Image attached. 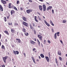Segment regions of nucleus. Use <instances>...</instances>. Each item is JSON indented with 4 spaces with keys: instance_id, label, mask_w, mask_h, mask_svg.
Masks as SVG:
<instances>
[{
    "instance_id": "37",
    "label": "nucleus",
    "mask_w": 67,
    "mask_h": 67,
    "mask_svg": "<svg viewBox=\"0 0 67 67\" xmlns=\"http://www.w3.org/2000/svg\"><path fill=\"white\" fill-rule=\"evenodd\" d=\"M45 43H46V40H44V43H43V44H45Z\"/></svg>"
},
{
    "instance_id": "8",
    "label": "nucleus",
    "mask_w": 67,
    "mask_h": 67,
    "mask_svg": "<svg viewBox=\"0 0 67 67\" xmlns=\"http://www.w3.org/2000/svg\"><path fill=\"white\" fill-rule=\"evenodd\" d=\"M22 18L23 20H24L25 22H27V20L25 17L23 16L22 17Z\"/></svg>"
},
{
    "instance_id": "59",
    "label": "nucleus",
    "mask_w": 67,
    "mask_h": 67,
    "mask_svg": "<svg viewBox=\"0 0 67 67\" xmlns=\"http://www.w3.org/2000/svg\"><path fill=\"white\" fill-rule=\"evenodd\" d=\"M27 4H30V3H29V2H28L27 3Z\"/></svg>"
},
{
    "instance_id": "19",
    "label": "nucleus",
    "mask_w": 67,
    "mask_h": 67,
    "mask_svg": "<svg viewBox=\"0 0 67 67\" xmlns=\"http://www.w3.org/2000/svg\"><path fill=\"white\" fill-rule=\"evenodd\" d=\"M30 42L31 44H33L35 43V42H34V41L32 40H31Z\"/></svg>"
},
{
    "instance_id": "7",
    "label": "nucleus",
    "mask_w": 67,
    "mask_h": 67,
    "mask_svg": "<svg viewBox=\"0 0 67 67\" xmlns=\"http://www.w3.org/2000/svg\"><path fill=\"white\" fill-rule=\"evenodd\" d=\"M38 38H39L40 39V40H41V41H42V36H41L40 35H38Z\"/></svg>"
},
{
    "instance_id": "50",
    "label": "nucleus",
    "mask_w": 67,
    "mask_h": 67,
    "mask_svg": "<svg viewBox=\"0 0 67 67\" xmlns=\"http://www.w3.org/2000/svg\"><path fill=\"white\" fill-rule=\"evenodd\" d=\"M2 67H5V65H3L2 66Z\"/></svg>"
},
{
    "instance_id": "26",
    "label": "nucleus",
    "mask_w": 67,
    "mask_h": 67,
    "mask_svg": "<svg viewBox=\"0 0 67 67\" xmlns=\"http://www.w3.org/2000/svg\"><path fill=\"white\" fill-rule=\"evenodd\" d=\"M14 30L12 29H11V32H12V33H14Z\"/></svg>"
},
{
    "instance_id": "12",
    "label": "nucleus",
    "mask_w": 67,
    "mask_h": 67,
    "mask_svg": "<svg viewBox=\"0 0 67 67\" xmlns=\"http://www.w3.org/2000/svg\"><path fill=\"white\" fill-rule=\"evenodd\" d=\"M11 14L12 15L13 14H14L15 13V11L13 10H12L11 11Z\"/></svg>"
},
{
    "instance_id": "41",
    "label": "nucleus",
    "mask_w": 67,
    "mask_h": 67,
    "mask_svg": "<svg viewBox=\"0 0 67 67\" xmlns=\"http://www.w3.org/2000/svg\"><path fill=\"white\" fill-rule=\"evenodd\" d=\"M18 25V24H17V23H15V24H14V25L15 26H16V25Z\"/></svg>"
},
{
    "instance_id": "34",
    "label": "nucleus",
    "mask_w": 67,
    "mask_h": 67,
    "mask_svg": "<svg viewBox=\"0 0 67 67\" xmlns=\"http://www.w3.org/2000/svg\"><path fill=\"white\" fill-rule=\"evenodd\" d=\"M48 55H49V58H50V56H51V53H50V52L48 53Z\"/></svg>"
},
{
    "instance_id": "56",
    "label": "nucleus",
    "mask_w": 67,
    "mask_h": 67,
    "mask_svg": "<svg viewBox=\"0 0 67 67\" xmlns=\"http://www.w3.org/2000/svg\"><path fill=\"white\" fill-rule=\"evenodd\" d=\"M39 20H40V21H41V19L40 18H39Z\"/></svg>"
},
{
    "instance_id": "42",
    "label": "nucleus",
    "mask_w": 67,
    "mask_h": 67,
    "mask_svg": "<svg viewBox=\"0 0 67 67\" xmlns=\"http://www.w3.org/2000/svg\"><path fill=\"white\" fill-rule=\"evenodd\" d=\"M32 60H34L35 59H34V57H32Z\"/></svg>"
},
{
    "instance_id": "33",
    "label": "nucleus",
    "mask_w": 67,
    "mask_h": 67,
    "mask_svg": "<svg viewBox=\"0 0 67 67\" xmlns=\"http://www.w3.org/2000/svg\"><path fill=\"white\" fill-rule=\"evenodd\" d=\"M59 59L60 60H62V58L61 57H59Z\"/></svg>"
},
{
    "instance_id": "15",
    "label": "nucleus",
    "mask_w": 67,
    "mask_h": 67,
    "mask_svg": "<svg viewBox=\"0 0 67 67\" xmlns=\"http://www.w3.org/2000/svg\"><path fill=\"white\" fill-rule=\"evenodd\" d=\"M0 10L1 11H3L2 7V6L1 5H0Z\"/></svg>"
},
{
    "instance_id": "9",
    "label": "nucleus",
    "mask_w": 67,
    "mask_h": 67,
    "mask_svg": "<svg viewBox=\"0 0 67 67\" xmlns=\"http://www.w3.org/2000/svg\"><path fill=\"white\" fill-rule=\"evenodd\" d=\"M52 8V7L51 6H49L48 8L47 9V11L49 10H51Z\"/></svg>"
},
{
    "instance_id": "47",
    "label": "nucleus",
    "mask_w": 67,
    "mask_h": 67,
    "mask_svg": "<svg viewBox=\"0 0 67 67\" xmlns=\"http://www.w3.org/2000/svg\"><path fill=\"white\" fill-rule=\"evenodd\" d=\"M29 2H32V1L31 0H29Z\"/></svg>"
},
{
    "instance_id": "22",
    "label": "nucleus",
    "mask_w": 67,
    "mask_h": 67,
    "mask_svg": "<svg viewBox=\"0 0 67 67\" xmlns=\"http://www.w3.org/2000/svg\"><path fill=\"white\" fill-rule=\"evenodd\" d=\"M40 55L42 58H44V55L42 54H41Z\"/></svg>"
},
{
    "instance_id": "20",
    "label": "nucleus",
    "mask_w": 67,
    "mask_h": 67,
    "mask_svg": "<svg viewBox=\"0 0 67 67\" xmlns=\"http://www.w3.org/2000/svg\"><path fill=\"white\" fill-rule=\"evenodd\" d=\"M37 42H38V45L39 46H40V41L38 39H37Z\"/></svg>"
},
{
    "instance_id": "32",
    "label": "nucleus",
    "mask_w": 67,
    "mask_h": 67,
    "mask_svg": "<svg viewBox=\"0 0 67 67\" xmlns=\"http://www.w3.org/2000/svg\"><path fill=\"white\" fill-rule=\"evenodd\" d=\"M24 34L26 36H28V35H29V34L27 32L26 33H25Z\"/></svg>"
},
{
    "instance_id": "25",
    "label": "nucleus",
    "mask_w": 67,
    "mask_h": 67,
    "mask_svg": "<svg viewBox=\"0 0 67 67\" xmlns=\"http://www.w3.org/2000/svg\"><path fill=\"white\" fill-rule=\"evenodd\" d=\"M2 48V49H4L5 50V47H4V46L3 45H2L1 47Z\"/></svg>"
},
{
    "instance_id": "17",
    "label": "nucleus",
    "mask_w": 67,
    "mask_h": 67,
    "mask_svg": "<svg viewBox=\"0 0 67 67\" xmlns=\"http://www.w3.org/2000/svg\"><path fill=\"white\" fill-rule=\"evenodd\" d=\"M50 23L52 26H54V24H53V22H52V20H50Z\"/></svg>"
},
{
    "instance_id": "60",
    "label": "nucleus",
    "mask_w": 67,
    "mask_h": 67,
    "mask_svg": "<svg viewBox=\"0 0 67 67\" xmlns=\"http://www.w3.org/2000/svg\"><path fill=\"white\" fill-rule=\"evenodd\" d=\"M7 19H9V16H7Z\"/></svg>"
},
{
    "instance_id": "6",
    "label": "nucleus",
    "mask_w": 67,
    "mask_h": 67,
    "mask_svg": "<svg viewBox=\"0 0 67 67\" xmlns=\"http://www.w3.org/2000/svg\"><path fill=\"white\" fill-rule=\"evenodd\" d=\"M1 2L3 3V4H6V3H7V2H6V1L3 0H1Z\"/></svg>"
},
{
    "instance_id": "18",
    "label": "nucleus",
    "mask_w": 67,
    "mask_h": 67,
    "mask_svg": "<svg viewBox=\"0 0 67 67\" xmlns=\"http://www.w3.org/2000/svg\"><path fill=\"white\" fill-rule=\"evenodd\" d=\"M4 33H5V34H7V35H9V34L8 33V31H4Z\"/></svg>"
},
{
    "instance_id": "3",
    "label": "nucleus",
    "mask_w": 67,
    "mask_h": 67,
    "mask_svg": "<svg viewBox=\"0 0 67 67\" xmlns=\"http://www.w3.org/2000/svg\"><path fill=\"white\" fill-rule=\"evenodd\" d=\"M8 56H5V57H3V61L5 63H6V59L8 58Z\"/></svg>"
},
{
    "instance_id": "57",
    "label": "nucleus",
    "mask_w": 67,
    "mask_h": 67,
    "mask_svg": "<svg viewBox=\"0 0 67 67\" xmlns=\"http://www.w3.org/2000/svg\"><path fill=\"white\" fill-rule=\"evenodd\" d=\"M38 57H39V59H41V57H40V56H38Z\"/></svg>"
},
{
    "instance_id": "53",
    "label": "nucleus",
    "mask_w": 67,
    "mask_h": 67,
    "mask_svg": "<svg viewBox=\"0 0 67 67\" xmlns=\"http://www.w3.org/2000/svg\"><path fill=\"white\" fill-rule=\"evenodd\" d=\"M60 42L61 43H62H62H63V41H61V40H60Z\"/></svg>"
},
{
    "instance_id": "40",
    "label": "nucleus",
    "mask_w": 67,
    "mask_h": 67,
    "mask_svg": "<svg viewBox=\"0 0 67 67\" xmlns=\"http://www.w3.org/2000/svg\"><path fill=\"white\" fill-rule=\"evenodd\" d=\"M34 34H36V31L35 30H34Z\"/></svg>"
},
{
    "instance_id": "63",
    "label": "nucleus",
    "mask_w": 67,
    "mask_h": 67,
    "mask_svg": "<svg viewBox=\"0 0 67 67\" xmlns=\"http://www.w3.org/2000/svg\"><path fill=\"white\" fill-rule=\"evenodd\" d=\"M1 45V43L0 42V46Z\"/></svg>"
},
{
    "instance_id": "55",
    "label": "nucleus",
    "mask_w": 67,
    "mask_h": 67,
    "mask_svg": "<svg viewBox=\"0 0 67 67\" xmlns=\"http://www.w3.org/2000/svg\"><path fill=\"white\" fill-rule=\"evenodd\" d=\"M40 1H41L42 2H43V1H44V0H41Z\"/></svg>"
},
{
    "instance_id": "24",
    "label": "nucleus",
    "mask_w": 67,
    "mask_h": 67,
    "mask_svg": "<svg viewBox=\"0 0 67 67\" xmlns=\"http://www.w3.org/2000/svg\"><path fill=\"white\" fill-rule=\"evenodd\" d=\"M16 40H17V41H18L19 43L21 42V40H20V39H19L16 38Z\"/></svg>"
},
{
    "instance_id": "58",
    "label": "nucleus",
    "mask_w": 67,
    "mask_h": 67,
    "mask_svg": "<svg viewBox=\"0 0 67 67\" xmlns=\"http://www.w3.org/2000/svg\"><path fill=\"white\" fill-rule=\"evenodd\" d=\"M35 41H36V39L35 38Z\"/></svg>"
},
{
    "instance_id": "49",
    "label": "nucleus",
    "mask_w": 67,
    "mask_h": 67,
    "mask_svg": "<svg viewBox=\"0 0 67 67\" xmlns=\"http://www.w3.org/2000/svg\"><path fill=\"white\" fill-rule=\"evenodd\" d=\"M24 54L25 56V57H26V56L25 55H26V54H25V53H24Z\"/></svg>"
},
{
    "instance_id": "39",
    "label": "nucleus",
    "mask_w": 67,
    "mask_h": 67,
    "mask_svg": "<svg viewBox=\"0 0 67 67\" xmlns=\"http://www.w3.org/2000/svg\"><path fill=\"white\" fill-rule=\"evenodd\" d=\"M20 10H23V8H22V7H20Z\"/></svg>"
},
{
    "instance_id": "23",
    "label": "nucleus",
    "mask_w": 67,
    "mask_h": 67,
    "mask_svg": "<svg viewBox=\"0 0 67 67\" xmlns=\"http://www.w3.org/2000/svg\"><path fill=\"white\" fill-rule=\"evenodd\" d=\"M55 62H56V63L57 64V66H58V61H57V59L56 58H55Z\"/></svg>"
},
{
    "instance_id": "1",
    "label": "nucleus",
    "mask_w": 67,
    "mask_h": 67,
    "mask_svg": "<svg viewBox=\"0 0 67 67\" xmlns=\"http://www.w3.org/2000/svg\"><path fill=\"white\" fill-rule=\"evenodd\" d=\"M39 8V9L41 11H42L43 10H43L44 11H45L46 10V5H45V4H43L42 5V6L41 5H39L38 6Z\"/></svg>"
},
{
    "instance_id": "28",
    "label": "nucleus",
    "mask_w": 67,
    "mask_h": 67,
    "mask_svg": "<svg viewBox=\"0 0 67 67\" xmlns=\"http://www.w3.org/2000/svg\"><path fill=\"white\" fill-rule=\"evenodd\" d=\"M13 7V8L15 10H16V11H18V9H17V8H16V7Z\"/></svg>"
},
{
    "instance_id": "46",
    "label": "nucleus",
    "mask_w": 67,
    "mask_h": 67,
    "mask_svg": "<svg viewBox=\"0 0 67 67\" xmlns=\"http://www.w3.org/2000/svg\"><path fill=\"white\" fill-rule=\"evenodd\" d=\"M52 14H54V10L53 9H52Z\"/></svg>"
},
{
    "instance_id": "64",
    "label": "nucleus",
    "mask_w": 67,
    "mask_h": 67,
    "mask_svg": "<svg viewBox=\"0 0 67 67\" xmlns=\"http://www.w3.org/2000/svg\"><path fill=\"white\" fill-rule=\"evenodd\" d=\"M46 4H49V3H47V2L46 3Z\"/></svg>"
},
{
    "instance_id": "13",
    "label": "nucleus",
    "mask_w": 67,
    "mask_h": 67,
    "mask_svg": "<svg viewBox=\"0 0 67 67\" xmlns=\"http://www.w3.org/2000/svg\"><path fill=\"white\" fill-rule=\"evenodd\" d=\"M23 32H24V33H25L26 32V30L25 28H24V27H23V29L22 30Z\"/></svg>"
},
{
    "instance_id": "51",
    "label": "nucleus",
    "mask_w": 67,
    "mask_h": 67,
    "mask_svg": "<svg viewBox=\"0 0 67 67\" xmlns=\"http://www.w3.org/2000/svg\"><path fill=\"white\" fill-rule=\"evenodd\" d=\"M33 51H35V48H34L33 49Z\"/></svg>"
},
{
    "instance_id": "21",
    "label": "nucleus",
    "mask_w": 67,
    "mask_h": 67,
    "mask_svg": "<svg viewBox=\"0 0 67 67\" xmlns=\"http://www.w3.org/2000/svg\"><path fill=\"white\" fill-rule=\"evenodd\" d=\"M30 29H32V30H33V29H34V28L32 26V25H30Z\"/></svg>"
},
{
    "instance_id": "31",
    "label": "nucleus",
    "mask_w": 67,
    "mask_h": 67,
    "mask_svg": "<svg viewBox=\"0 0 67 67\" xmlns=\"http://www.w3.org/2000/svg\"><path fill=\"white\" fill-rule=\"evenodd\" d=\"M4 20L5 22H6L7 21V18L5 17H4Z\"/></svg>"
},
{
    "instance_id": "5",
    "label": "nucleus",
    "mask_w": 67,
    "mask_h": 67,
    "mask_svg": "<svg viewBox=\"0 0 67 67\" xmlns=\"http://www.w3.org/2000/svg\"><path fill=\"white\" fill-rule=\"evenodd\" d=\"M32 11H33L32 9H28L26 11V12L27 13H30V12H32Z\"/></svg>"
},
{
    "instance_id": "38",
    "label": "nucleus",
    "mask_w": 67,
    "mask_h": 67,
    "mask_svg": "<svg viewBox=\"0 0 67 67\" xmlns=\"http://www.w3.org/2000/svg\"><path fill=\"white\" fill-rule=\"evenodd\" d=\"M32 25H33V26L34 27H35V24L34 23H33Z\"/></svg>"
},
{
    "instance_id": "2",
    "label": "nucleus",
    "mask_w": 67,
    "mask_h": 67,
    "mask_svg": "<svg viewBox=\"0 0 67 67\" xmlns=\"http://www.w3.org/2000/svg\"><path fill=\"white\" fill-rule=\"evenodd\" d=\"M22 23L26 27H28L29 26V24L28 23H27L24 21H23Z\"/></svg>"
},
{
    "instance_id": "14",
    "label": "nucleus",
    "mask_w": 67,
    "mask_h": 67,
    "mask_svg": "<svg viewBox=\"0 0 67 67\" xmlns=\"http://www.w3.org/2000/svg\"><path fill=\"white\" fill-rule=\"evenodd\" d=\"M45 58L46 59L47 62L48 63L49 62V58L48 57H45Z\"/></svg>"
},
{
    "instance_id": "11",
    "label": "nucleus",
    "mask_w": 67,
    "mask_h": 67,
    "mask_svg": "<svg viewBox=\"0 0 67 67\" xmlns=\"http://www.w3.org/2000/svg\"><path fill=\"white\" fill-rule=\"evenodd\" d=\"M58 54L60 56H61V55H62V53L61 52V51H58Z\"/></svg>"
},
{
    "instance_id": "52",
    "label": "nucleus",
    "mask_w": 67,
    "mask_h": 67,
    "mask_svg": "<svg viewBox=\"0 0 67 67\" xmlns=\"http://www.w3.org/2000/svg\"><path fill=\"white\" fill-rule=\"evenodd\" d=\"M21 35L22 36H23V33H21Z\"/></svg>"
},
{
    "instance_id": "44",
    "label": "nucleus",
    "mask_w": 67,
    "mask_h": 67,
    "mask_svg": "<svg viewBox=\"0 0 67 67\" xmlns=\"http://www.w3.org/2000/svg\"><path fill=\"white\" fill-rule=\"evenodd\" d=\"M19 1H17V4H19Z\"/></svg>"
},
{
    "instance_id": "30",
    "label": "nucleus",
    "mask_w": 67,
    "mask_h": 67,
    "mask_svg": "<svg viewBox=\"0 0 67 67\" xmlns=\"http://www.w3.org/2000/svg\"><path fill=\"white\" fill-rule=\"evenodd\" d=\"M54 38L55 39L57 38V36L56 35V33H55L54 35Z\"/></svg>"
},
{
    "instance_id": "62",
    "label": "nucleus",
    "mask_w": 67,
    "mask_h": 67,
    "mask_svg": "<svg viewBox=\"0 0 67 67\" xmlns=\"http://www.w3.org/2000/svg\"><path fill=\"white\" fill-rule=\"evenodd\" d=\"M41 46L42 47H43V44H41Z\"/></svg>"
},
{
    "instance_id": "48",
    "label": "nucleus",
    "mask_w": 67,
    "mask_h": 67,
    "mask_svg": "<svg viewBox=\"0 0 67 67\" xmlns=\"http://www.w3.org/2000/svg\"><path fill=\"white\" fill-rule=\"evenodd\" d=\"M52 32H54V29H52Z\"/></svg>"
},
{
    "instance_id": "29",
    "label": "nucleus",
    "mask_w": 67,
    "mask_h": 67,
    "mask_svg": "<svg viewBox=\"0 0 67 67\" xmlns=\"http://www.w3.org/2000/svg\"><path fill=\"white\" fill-rule=\"evenodd\" d=\"M11 4H9L8 5V8L10 9L11 8Z\"/></svg>"
},
{
    "instance_id": "54",
    "label": "nucleus",
    "mask_w": 67,
    "mask_h": 67,
    "mask_svg": "<svg viewBox=\"0 0 67 67\" xmlns=\"http://www.w3.org/2000/svg\"><path fill=\"white\" fill-rule=\"evenodd\" d=\"M1 35L0 34V39H1Z\"/></svg>"
},
{
    "instance_id": "27",
    "label": "nucleus",
    "mask_w": 67,
    "mask_h": 67,
    "mask_svg": "<svg viewBox=\"0 0 67 67\" xmlns=\"http://www.w3.org/2000/svg\"><path fill=\"white\" fill-rule=\"evenodd\" d=\"M67 22V20H63V23H65Z\"/></svg>"
},
{
    "instance_id": "36",
    "label": "nucleus",
    "mask_w": 67,
    "mask_h": 67,
    "mask_svg": "<svg viewBox=\"0 0 67 67\" xmlns=\"http://www.w3.org/2000/svg\"><path fill=\"white\" fill-rule=\"evenodd\" d=\"M47 42H48V43H49V44H50V43H51V41H50V40H48L47 41Z\"/></svg>"
},
{
    "instance_id": "10",
    "label": "nucleus",
    "mask_w": 67,
    "mask_h": 67,
    "mask_svg": "<svg viewBox=\"0 0 67 67\" xmlns=\"http://www.w3.org/2000/svg\"><path fill=\"white\" fill-rule=\"evenodd\" d=\"M44 22H45V23L46 24V25L48 26H50V25L48 23L47 21H46L45 20H44Z\"/></svg>"
},
{
    "instance_id": "4",
    "label": "nucleus",
    "mask_w": 67,
    "mask_h": 67,
    "mask_svg": "<svg viewBox=\"0 0 67 67\" xmlns=\"http://www.w3.org/2000/svg\"><path fill=\"white\" fill-rule=\"evenodd\" d=\"M13 52L14 54L15 55H16V54L18 55V54H19V51H15L14 50H13Z\"/></svg>"
},
{
    "instance_id": "45",
    "label": "nucleus",
    "mask_w": 67,
    "mask_h": 67,
    "mask_svg": "<svg viewBox=\"0 0 67 67\" xmlns=\"http://www.w3.org/2000/svg\"><path fill=\"white\" fill-rule=\"evenodd\" d=\"M33 60L34 63H35V64L36 63H35V59L34 60Z\"/></svg>"
},
{
    "instance_id": "35",
    "label": "nucleus",
    "mask_w": 67,
    "mask_h": 67,
    "mask_svg": "<svg viewBox=\"0 0 67 67\" xmlns=\"http://www.w3.org/2000/svg\"><path fill=\"white\" fill-rule=\"evenodd\" d=\"M8 25H12V23H11L10 24V23H8Z\"/></svg>"
},
{
    "instance_id": "43",
    "label": "nucleus",
    "mask_w": 67,
    "mask_h": 67,
    "mask_svg": "<svg viewBox=\"0 0 67 67\" xmlns=\"http://www.w3.org/2000/svg\"><path fill=\"white\" fill-rule=\"evenodd\" d=\"M37 14H39V15H41V14H40V13L38 12H37Z\"/></svg>"
},
{
    "instance_id": "61",
    "label": "nucleus",
    "mask_w": 67,
    "mask_h": 67,
    "mask_svg": "<svg viewBox=\"0 0 67 67\" xmlns=\"http://www.w3.org/2000/svg\"><path fill=\"white\" fill-rule=\"evenodd\" d=\"M59 34V32H57V34Z\"/></svg>"
},
{
    "instance_id": "16",
    "label": "nucleus",
    "mask_w": 67,
    "mask_h": 67,
    "mask_svg": "<svg viewBox=\"0 0 67 67\" xmlns=\"http://www.w3.org/2000/svg\"><path fill=\"white\" fill-rule=\"evenodd\" d=\"M35 20L36 22H38V20L37 19V17L36 16H35Z\"/></svg>"
}]
</instances>
